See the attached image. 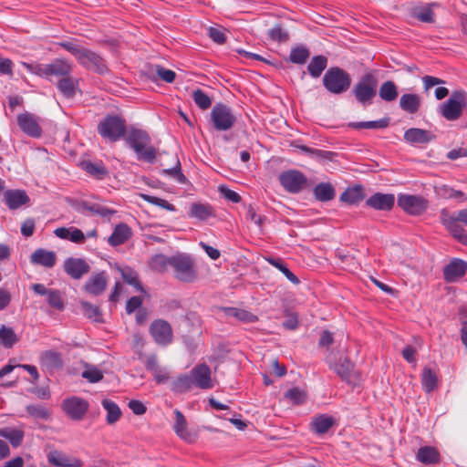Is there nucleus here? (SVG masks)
Returning <instances> with one entry per match:
<instances>
[{"label":"nucleus","instance_id":"f257e3e1","mask_svg":"<svg viewBox=\"0 0 467 467\" xmlns=\"http://www.w3.org/2000/svg\"><path fill=\"white\" fill-rule=\"evenodd\" d=\"M57 45L74 56L78 63L86 69L99 75L109 73L106 60L99 53L80 45L79 40L72 38L58 42Z\"/></svg>","mask_w":467,"mask_h":467},{"label":"nucleus","instance_id":"f03ea898","mask_svg":"<svg viewBox=\"0 0 467 467\" xmlns=\"http://www.w3.org/2000/svg\"><path fill=\"white\" fill-rule=\"evenodd\" d=\"M128 146L134 150L137 159L148 163H153L156 160V149L150 145V134L141 129L131 128L126 137Z\"/></svg>","mask_w":467,"mask_h":467},{"label":"nucleus","instance_id":"7ed1b4c3","mask_svg":"<svg viewBox=\"0 0 467 467\" xmlns=\"http://www.w3.org/2000/svg\"><path fill=\"white\" fill-rule=\"evenodd\" d=\"M351 76L339 67H330L323 75L322 84L324 88L332 95L346 93L351 87Z\"/></svg>","mask_w":467,"mask_h":467},{"label":"nucleus","instance_id":"20e7f679","mask_svg":"<svg viewBox=\"0 0 467 467\" xmlns=\"http://www.w3.org/2000/svg\"><path fill=\"white\" fill-rule=\"evenodd\" d=\"M23 66L29 73L46 78L49 82H54V77L72 72L71 64L62 58L55 59L49 64H30L24 62Z\"/></svg>","mask_w":467,"mask_h":467},{"label":"nucleus","instance_id":"39448f33","mask_svg":"<svg viewBox=\"0 0 467 467\" xmlns=\"http://www.w3.org/2000/svg\"><path fill=\"white\" fill-rule=\"evenodd\" d=\"M171 267L174 277L182 283H193L198 276L194 265V258L187 253H177L171 255Z\"/></svg>","mask_w":467,"mask_h":467},{"label":"nucleus","instance_id":"423d86ee","mask_svg":"<svg viewBox=\"0 0 467 467\" xmlns=\"http://www.w3.org/2000/svg\"><path fill=\"white\" fill-rule=\"evenodd\" d=\"M377 88L376 77L371 73H366L353 86L351 94L360 106L367 108L373 103V99L377 96Z\"/></svg>","mask_w":467,"mask_h":467},{"label":"nucleus","instance_id":"0eeeda50","mask_svg":"<svg viewBox=\"0 0 467 467\" xmlns=\"http://www.w3.org/2000/svg\"><path fill=\"white\" fill-rule=\"evenodd\" d=\"M467 106V92L454 90L451 97L438 108V112L446 120L455 121L461 118Z\"/></svg>","mask_w":467,"mask_h":467},{"label":"nucleus","instance_id":"6e6552de","mask_svg":"<svg viewBox=\"0 0 467 467\" xmlns=\"http://www.w3.org/2000/svg\"><path fill=\"white\" fill-rule=\"evenodd\" d=\"M236 120L233 109L224 103H216L211 110L209 122L215 131L230 130Z\"/></svg>","mask_w":467,"mask_h":467},{"label":"nucleus","instance_id":"1a4fd4ad","mask_svg":"<svg viewBox=\"0 0 467 467\" xmlns=\"http://www.w3.org/2000/svg\"><path fill=\"white\" fill-rule=\"evenodd\" d=\"M98 132L103 139L118 141L126 134V121L118 115H108L99 123Z\"/></svg>","mask_w":467,"mask_h":467},{"label":"nucleus","instance_id":"9d476101","mask_svg":"<svg viewBox=\"0 0 467 467\" xmlns=\"http://www.w3.org/2000/svg\"><path fill=\"white\" fill-rule=\"evenodd\" d=\"M278 181L284 190L292 194L301 192L307 184L306 176L302 171L295 169L282 171L278 176Z\"/></svg>","mask_w":467,"mask_h":467},{"label":"nucleus","instance_id":"9b49d317","mask_svg":"<svg viewBox=\"0 0 467 467\" xmlns=\"http://www.w3.org/2000/svg\"><path fill=\"white\" fill-rule=\"evenodd\" d=\"M89 404L88 400L78 396H70L63 400L61 409L72 420H81L88 412Z\"/></svg>","mask_w":467,"mask_h":467},{"label":"nucleus","instance_id":"f8f14e48","mask_svg":"<svg viewBox=\"0 0 467 467\" xmlns=\"http://www.w3.org/2000/svg\"><path fill=\"white\" fill-rule=\"evenodd\" d=\"M17 126L23 133L33 139L42 136L43 130L39 124V119L30 112H24L17 115Z\"/></svg>","mask_w":467,"mask_h":467},{"label":"nucleus","instance_id":"ddd939ff","mask_svg":"<svg viewBox=\"0 0 467 467\" xmlns=\"http://www.w3.org/2000/svg\"><path fill=\"white\" fill-rule=\"evenodd\" d=\"M150 334L160 346H168L171 343L173 333L169 322L163 319H156L150 326Z\"/></svg>","mask_w":467,"mask_h":467},{"label":"nucleus","instance_id":"4468645a","mask_svg":"<svg viewBox=\"0 0 467 467\" xmlns=\"http://www.w3.org/2000/svg\"><path fill=\"white\" fill-rule=\"evenodd\" d=\"M189 374L194 387L201 389L213 388L211 369L207 364L201 363L196 365Z\"/></svg>","mask_w":467,"mask_h":467},{"label":"nucleus","instance_id":"2eb2a0df","mask_svg":"<svg viewBox=\"0 0 467 467\" xmlns=\"http://www.w3.org/2000/svg\"><path fill=\"white\" fill-rule=\"evenodd\" d=\"M31 288L36 295L46 296L47 302L51 307L59 311L64 309L65 306L59 290L47 288L40 283L32 285Z\"/></svg>","mask_w":467,"mask_h":467},{"label":"nucleus","instance_id":"dca6fc26","mask_svg":"<svg viewBox=\"0 0 467 467\" xmlns=\"http://www.w3.org/2000/svg\"><path fill=\"white\" fill-rule=\"evenodd\" d=\"M442 223L450 234L461 244L467 246V233L460 224L456 216L450 215L446 211L441 213Z\"/></svg>","mask_w":467,"mask_h":467},{"label":"nucleus","instance_id":"f3484780","mask_svg":"<svg viewBox=\"0 0 467 467\" xmlns=\"http://www.w3.org/2000/svg\"><path fill=\"white\" fill-rule=\"evenodd\" d=\"M365 204L376 211L389 212L395 204V196L392 193L375 192L366 200Z\"/></svg>","mask_w":467,"mask_h":467},{"label":"nucleus","instance_id":"a211bd4d","mask_svg":"<svg viewBox=\"0 0 467 467\" xmlns=\"http://www.w3.org/2000/svg\"><path fill=\"white\" fill-rule=\"evenodd\" d=\"M467 272V262L460 258H453L444 268L443 276L447 282H457Z\"/></svg>","mask_w":467,"mask_h":467},{"label":"nucleus","instance_id":"6ab92c4d","mask_svg":"<svg viewBox=\"0 0 467 467\" xmlns=\"http://www.w3.org/2000/svg\"><path fill=\"white\" fill-rule=\"evenodd\" d=\"M88 264L82 258L69 257L64 262V271L73 279H80L89 272Z\"/></svg>","mask_w":467,"mask_h":467},{"label":"nucleus","instance_id":"aec40b11","mask_svg":"<svg viewBox=\"0 0 467 467\" xmlns=\"http://www.w3.org/2000/svg\"><path fill=\"white\" fill-rule=\"evenodd\" d=\"M39 363L44 369L52 373L63 367L62 355L55 350L43 351L39 357Z\"/></svg>","mask_w":467,"mask_h":467},{"label":"nucleus","instance_id":"412c9836","mask_svg":"<svg viewBox=\"0 0 467 467\" xmlns=\"http://www.w3.org/2000/svg\"><path fill=\"white\" fill-rule=\"evenodd\" d=\"M30 262L36 265H41L46 268H52L57 262L56 253L53 251L38 248L32 253Z\"/></svg>","mask_w":467,"mask_h":467},{"label":"nucleus","instance_id":"4be33fe9","mask_svg":"<svg viewBox=\"0 0 467 467\" xmlns=\"http://www.w3.org/2000/svg\"><path fill=\"white\" fill-rule=\"evenodd\" d=\"M70 74L58 76L59 79L56 83L58 91L67 99H72L76 95L78 87V79L72 78Z\"/></svg>","mask_w":467,"mask_h":467},{"label":"nucleus","instance_id":"5701e85b","mask_svg":"<svg viewBox=\"0 0 467 467\" xmlns=\"http://www.w3.org/2000/svg\"><path fill=\"white\" fill-rule=\"evenodd\" d=\"M4 199L10 210H16L29 202V197L24 190H6L4 192Z\"/></svg>","mask_w":467,"mask_h":467},{"label":"nucleus","instance_id":"b1692460","mask_svg":"<svg viewBox=\"0 0 467 467\" xmlns=\"http://www.w3.org/2000/svg\"><path fill=\"white\" fill-rule=\"evenodd\" d=\"M434 6H437V4L431 3L415 5L410 9V16L420 22L432 24L435 22V14L433 12Z\"/></svg>","mask_w":467,"mask_h":467},{"label":"nucleus","instance_id":"393cba45","mask_svg":"<svg viewBox=\"0 0 467 467\" xmlns=\"http://www.w3.org/2000/svg\"><path fill=\"white\" fill-rule=\"evenodd\" d=\"M336 424L334 417L327 414H319L310 422L311 431L317 435L326 434Z\"/></svg>","mask_w":467,"mask_h":467},{"label":"nucleus","instance_id":"a878e982","mask_svg":"<svg viewBox=\"0 0 467 467\" xmlns=\"http://www.w3.org/2000/svg\"><path fill=\"white\" fill-rule=\"evenodd\" d=\"M107 286V276L104 271L93 274L86 282V291L93 296H99Z\"/></svg>","mask_w":467,"mask_h":467},{"label":"nucleus","instance_id":"bb28decb","mask_svg":"<svg viewBox=\"0 0 467 467\" xmlns=\"http://www.w3.org/2000/svg\"><path fill=\"white\" fill-rule=\"evenodd\" d=\"M365 198L363 187L360 184H356L352 187H348L340 195L339 201L348 205L358 204Z\"/></svg>","mask_w":467,"mask_h":467},{"label":"nucleus","instance_id":"cd10ccee","mask_svg":"<svg viewBox=\"0 0 467 467\" xmlns=\"http://www.w3.org/2000/svg\"><path fill=\"white\" fill-rule=\"evenodd\" d=\"M416 459L425 465H434L441 462V455L438 450L432 446H423L419 449Z\"/></svg>","mask_w":467,"mask_h":467},{"label":"nucleus","instance_id":"c85d7f7f","mask_svg":"<svg viewBox=\"0 0 467 467\" xmlns=\"http://www.w3.org/2000/svg\"><path fill=\"white\" fill-rule=\"evenodd\" d=\"M131 236V230L126 223H119L114 228L111 235L109 237V244L115 247L123 244Z\"/></svg>","mask_w":467,"mask_h":467},{"label":"nucleus","instance_id":"c756f323","mask_svg":"<svg viewBox=\"0 0 467 467\" xmlns=\"http://www.w3.org/2000/svg\"><path fill=\"white\" fill-rule=\"evenodd\" d=\"M313 195L317 201L327 202L335 198L336 190L330 182H319L314 187Z\"/></svg>","mask_w":467,"mask_h":467},{"label":"nucleus","instance_id":"7c9ffc66","mask_svg":"<svg viewBox=\"0 0 467 467\" xmlns=\"http://www.w3.org/2000/svg\"><path fill=\"white\" fill-rule=\"evenodd\" d=\"M122 279L128 285L133 286L137 292L145 293V289L140 280V276L137 271L130 266L118 267Z\"/></svg>","mask_w":467,"mask_h":467},{"label":"nucleus","instance_id":"2f4dec72","mask_svg":"<svg viewBox=\"0 0 467 467\" xmlns=\"http://www.w3.org/2000/svg\"><path fill=\"white\" fill-rule=\"evenodd\" d=\"M335 372L348 384H353L354 364L348 358H340L334 367Z\"/></svg>","mask_w":467,"mask_h":467},{"label":"nucleus","instance_id":"473e14b6","mask_svg":"<svg viewBox=\"0 0 467 467\" xmlns=\"http://www.w3.org/2000/svg\"><path fill=\"white\" fill-rule=\"evenodd\" d=\"M328 59L324 55L314 56L307 65V73L313 78H318L327 68Z\"/></svg>","mask_w":467,"mask_h":467},{"label":"nucleus","instance_id":"72a5a7b5","mask_svg":"<svg viewBox=\"0 0 467 467\" xmlns=\"http://www.w3.org/2000/svg\"><path fill=\"white\" fill-rule=\"evenodd\" d=\"M390 122L389 117H384L376 120L368 121H352L348 124V127L354 130L368 129V130H383L389 127Z\"/></svg>","mask_w":467,"mask_h":467},{"label":"nucleus","instance_id":"f704fd0d","mask_svg":"<svg viewBox=\"0 0 467 467\" xmlns=\"http://www.w3.org/2000/svg\"><path fill=\"white\" fill-rule=\"evenodd\" d=\"M193 384L189 373L180 374L174 379L171 383L170 389L174 394H182L190 391L192 389Z\"/></svg>","mask_w":467,"mask_h":467},{"label":"nucleus","instance_id":"c9c22d12","mask_svg":"<svg viewBox=\"0 0 467 467\" xmlns=\"http://www.w3.org/2000/svg\"><path fill=\"white\" fill-rule=\"evenodd\" d=\"M188 215L200 221H206L210 217H214L212 206L200 202H194L191 205Z\"/></svg>","mask_w":467,"mask_h":467},{"label":"nucleus","instance_id":"e433bc0d","mask_svg":"<svg viewBox=\"0 0 467 467\" xmlns=\"http://www.w3.org/2000/svg\"><path fill=\"white\" fill-rule=\"evenodd\" d=\"M223 311L226 317H234L237 320L244 323H254L257 320V317L255 315L245 309L225 306L223 307Z\"/></svg>","mask_w":467,"mask_h":467},{"label":"nucleus","instance_id":"4c0bfd02","mask_svg":"<svg viewBox=\"0 0 467 467\" xmlns=\"http://www.w3.org/2000/svg\"><path fill=\"white\" fill-rule=\"evenodd\" d=\"M25 432L20 429L5 427L0 429V437L6 439L14 448L19 447L24 440Z\"/></svg>","mask_w":467,"mask_h":467},{"label":"nucleus","instance_id":"58836bf2","mask_svg":"<svg viewBox=\"0 0 467 467\" xmlns=\"http://www.w3.org/2000/svg\"><path fill=\"white\" fill-rule=\"evenodd\" d=\"M175 414V423L173 426V430L175 433L182 440L184 441H190L191 440V434L189 433L187 430V421L184 417V415L179 410H174Z\"/></svg>","mask_w":467,"mask_h":467},{"label":"nucleus","instance_id":"ea45409f","mask_svg":"<svg viewBox=\"0 0 467 467\" xmlns=\"http://www.w3.org/2000/svg\"><path fill=\"white\" fill-rule=\"evenodd\" d=\"M309 55L310 52L306 47L304 45H296L290 50L289 61L294 64L303 65L306 62Z\"/></svg>","mask_w":467,"mask_h":467},{"label":"nucleus","instance_id":"a19ab883","mask_svg":"<svg viewBox=\"0 0 467 467\" xmlns=\"http://www.w3.org/2000/svg\"><path fill=\"white\" fill-rule=\"evenodd\" d=\"M102 406L107 411V423L114 424L117 422L121 416V410L118 404L110 400L105 399L102 400Z\"/></svg>","mask_w":467,"mask_h":467},{"label":"nucleus","instance_id":"79ce46f5","mask_svg":"<svg viewBox=\"0 0 467 467\" xmlns=\"http://www.w3.org/2000/svg\"><path fill=\"white\" fill-rule=\"evenodd\" d=\"M379 95L381 99L391 102L398 98V88L393 81L388 80L384 82L379 90Z\"/></svg>","mask_w":467,"mask_h":467},{"label":"nucleus","instance_id":"37998d69","mask_svg":"<svg viewBox=\"0 0 467 467\" xmlns=\"http://www.w3.org/2000/svg\"><path fill=\"white\" fill-rule=\"evenodd\" d=\"M436 136L427 130L410 128V143H428L435 140Z\"/></svg>","mask_w":467,"mask_h":467},{"label":"nucleus","instance_id":"c03bdc74","mask_svg":"<svg viewBox=\"0 0 467 467\" xmlns=\"http://www.w3.org/2000/svg\"><path fill=\"white\" fill-rule=\"evenodd\" d=\"M26 410L35 420H47L50 417V410L44 405L29 404L26 407Z\"/></svg>","mask_w":467,"mask_h":467},{"label":"nucleus","instance_id":"a18cd8bd","mask_svg":"<svg viewBox=\"0 0 467 467\" xmlns=\"http://www.w3.org/2000/svg\"><path fill=\"white\" fill-rule=\"evenodd\" d=\"M17 341L18 337L12 327L5 325L0 327V342L5 348H12Z\"/></svg>","mask_w":467,"mask_h":467},{"label":"nucleus","instance_id":"49530a36","mask_svg":"<svg viewBox=\"0 0 467 467\" xmlns=\"http://www.w3.org/2000/svg\"><path fill=\"white\" fill-rule=\"evenodd\" d=\"M81 165L85 171L99 179H102L108 173V170L101 162L98 163L88 161H83Z\"/></svg>","mask_w":467,"mask_h":467},{"label":"nucleus","instance_id":"de8ad7c7","mask_svg":"<svg viewBox=\"0 0 467 467\" xmlns=\"http://www.w3.org/2000/svg\"><path fill=\"white\" fill-rule=\"evenodd\" d=\"M437 376L435 372L425 368L421 373V384L426 392L432 391L437 387Z\"/></svg>","mask_w":467,"mask_h":467},{"label":"nucleus","instance_id":"09e8293b","mask_svg":"<svg viewBox=\"0 0 467 467\" xmlns=\"http://www.w3.org/2000/svg\"><path fill=\"white\" fill-rule=\"evenodd\" d=\"M81 307H82L84 316L86 317H88V319H90L94 322H98V323L103 322L101 311L99 306H94L88 302H82Z\"/></svg>","mask_w":467,"mask_h":467},{"label":"nucleus","instance_id":"8fccbe9b","mask_svg":"<svg viewBox=\"0 0 467 467\" xmlns=\"http://www.w3.org/2000/svg\"><path fill=\"white\" fill-rule=\"evenodd\" d=\"M428 201L418 195H410V215H420L428 208Z\"/></svg>","mask_w":467,"mask_h":467},{"label":"nucleus","instance_id":"3c124183","mask_svg":"<svg viewBox=\"0 0 467 467\" xmlns=\"http://www.w3.org/2000/svg\"><path fill=\"white\" fill-rule=\"evenodd\" d=\"M192 99L201 109H207L212 106V99L201 88L192 92Z\"/></svg>","mask_w":467,"mask_h":467},{"label":"nucleus","instance_id":"603ef678","mask_svg":"<svg viewBox=\"0 0 467 467\" xmlns=\"http://www.w3.org/2000/svg\"><path fill=\"white\" fill-rule=\"evenodd\" d=\"M69 457L59 451H51L47 454V461L56 467H67Z\"/></svg>","mask_w":467,"mask_h":467},{"label":"nucleus","instance_id":"864d4df0","mask_svg":"<svg viewBox=\"0 0 467 467\" xmlns=\"http://www.w3.org/2000/svg\"><path fill=\"white\" fill-rule=\"evenodd\" d=\"M162 173L165 175H169L175 179L178 182L184 184L187 182V177L182 171V166L179 160H177L176 164L172 168L164 169Z\"/></svg>","mask_w":467,"mask_h":467},{"label":"nucleus","instance_id":"5fc2aeb1","mask_svg":"<svg viewBox=\"0 0 467 467\" xmlns=\"http://www.w3.org/2000/svg\"><path fill=\"white\" fill-rule=\"evenodd\" d=\"M285 398L289 399L296 405H300L306 401V395L300 388L295 387L285 393Z\"/></svg>","mask_w":467,"mask_h":467},{"label":"nucleus","instance_id":"6e6d98bb","mask_svg":"<svg viewBox=\"0 0 467 467\" xmlns=\"http://www.w3.org/2000/svg\"><path fill=\"white\" fill-rule=\"evenodd\" d=\"M267 36L272 41L275 42H285L289 38L288 33L285 31L280 25H275L270 28L267 32Z\"/></svg>","mask_w":467,"mask_h":467},{"label":"nucleus","instance_id":"4d7b16f0","mask_svg":"<svg viewBox=\"0 0 467 467\" xmlns=\"http://www.w3.org/2000/svg\"><path fill=\"white\" fill-rule=\"evenodd\" d=\"M298 148L302 152H304L309 156L316 157V158L331 160V158L334 154L331 151L323 150H319V149H314V148H310L306 145H301Z\"/></svg>","mask_w":467,"mask_h":467},{"label":"nucleus","instance_id":"13d9d810","mask_svg":"<svg viewBox=\"0 0 467 467\" xmlns=\"http://www.w3.org/2000/svg\"><path fill=\"white\" fill-rule=\"evenodd\" d=\"M81 376L90 383H97L103 379V374L101 370H99L96 367L88 368L82 372Z\"/></svg>","mask_w":467,"mask_h":467},{"label":"nucleus","instance_id":"bf43d9fd","mask_svg":"<svg viewBox=\"0 0 467 467\" xmlns=\"http://www.w3.org/2000/svg\"><path fill=\"white\" fill-rule=\"evenodd\" d=\"M208 36L218 45H223L226 41L225 33L222 28L210 26L208 28Z\"/></svg>","mask_w":467,"mask_h":467},{"label":"nucleus","instance_id":"052dcab7","mask_svg":"<svg viewBox=\"0 0 467 467\" xmlns=\"http://www.w3.org/2000/svg\"><path fill=\"white\" fill-rule=\"evenodd\" d=\"M157 75L166 83H172L175 80L176 73L161 66L156 67Z\"/></svg>","mask_w":467,"mask_h":467},{"label":"nucleus","instance_id":"680f3d73","mask_svg":"<svg viewBox=\"0 0 467 467\" xmlns=\"http://www.w3.org/2000/svg\"><path fill=\"white\" fill-rule=\"evenodd\" d=\"M219 190L223 198L229 202L234 203H238L241 202V196L238 192L227 188L226 186H220Z\"/></svg>","mask_w":467,"mask_h":467},{"label":"nucleus","instance_id":"e2e57ef3","mask_svg":"<svg viewBox=\"0 0 467 467\" xmlns=\"http://www.w3.org/2000/svg\"><path fill=\"white\" fill-rule=\"evenodd\" d=\"M246 218L254 222L259 227H262L265 221L266 220L265 216L257 214L255 210L251 205H249L247 208Z\"/></svg>","mask_w":467,"mask_h":467},{"label":"nucleus","instance_id":"0e129e2a","mask_svg":"<svg viewBox=\"0 0 467 467\" xmlns=\"http://www.w3.org/2000/svg\"><path fill=\"white\" fill-rule=\"evenodd\" d=\"M171 256H167L162 254H156L152 258V263L154 265V267H159L160 269H163L166 266L171 267Z\"/></svg>","mask_w":467,"mask_h":467},{"label":"nucleus","instance_id":"69168bd1","mask_svg":"<svg viewBox=\"0 0 467 467\" xmlns=\"http://www.w3.org/2000/svg\"><path fill=\"white\" fill-rule=\"evenodd\" d=\"M152 376L157 384H164L170 379V372L167 368L160 367L152 373Z\"/></svg>","mask_w":467,"mask_h":467},{"label":"nucleus","instance_id":"338daca9","mask_svg":"<svg viewBox=\"0 0 467 467\" xmlns=\"http://www.w3.org/2000/svg\"><path fill=\"white\" fill-rule=\"evenodd\" d=\"M142 305V300L140 296H131L126 303V312L130 315L139 309Z\"/></svg>","mask_w":467,"mask_h":467},{"label":"nucleus","instance_id":"774afa93","mask_svg":"<svg viewBox=\"0 0 467 467\" xmlns=\"http://www.w3.org/2000/svg\"><path fill=\"white\" fill-rule=\"evenodd\" d=\"M88 212H89L93 214H99L102 217H107V216L114 213V211H112L107 207L100 206L99 204H92V205L89 204Z\"/></svg>","mask_w":467,"mask_h":467}]
</instances>
